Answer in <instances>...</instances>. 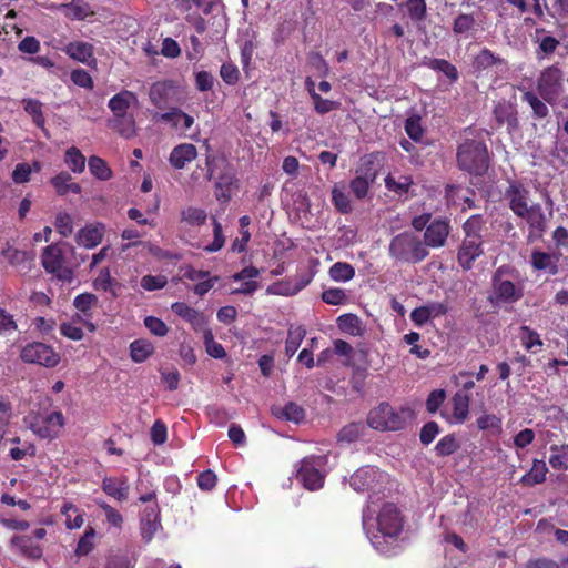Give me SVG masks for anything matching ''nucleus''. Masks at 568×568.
Instances as JSON below:
<instances>
[{
	"instance_id": "39",
	"label": "nucleus",
	"mask_w": 568,
	"mask_h": 568,
	"mask_svg": "<svg viewBox=\"0 0 568 568\" xmlns=\"http://www.w3.org/2000/svg\"><path fill=\"white\" fill-rule=\"evenodd\" d=\"M153 349L152 343L145 339H136L130 345L131 357L135 363L144 362L153 353Z\"/></svg>"
},
{
	"instance_id": "41",
	"label": "nucleus",
	"mask_w": 568,
	"mask_h": 568,
	"mask_svg": "<svg viewBox=\"0 0 568 568\" xmlns=\"http://www.w3.org/2000/svg\"><path fill=\"white\" fill-rule=\"evenodd\" d=\"M24 111L32 118L38 128H43L44 116L42 113V103L37 99H24L22 101Z\"/></svg>"
},
{
	"instance_id": "30",
	"label": "nucleus",
	"mask_w": 568,
	"mask_h": 568,
	"mask_svg": "<svg viewBox=\"0 0 568 568\" xmlns=\"http://www.w3.org/2000/svg\"><path fill=\"white\" fill-rule=\"evenodd\" d=\"M338 328L352 336H362L364 334V327L358 316L354 314H344L337 318Z\"/></svg>"
},
{
	"instance_id": "32",
	"label": "nucleus",
	"mask_w": 568,
	"mask_h": 568,
	"mask_svg": "<svg viewBox=\"0 0 568 568\" xmlns=\"http://www.w3.org/2000/svg\"><path fill=\"white\" fill-rule=\"evenodd\" d=\"M308 282L310 280L282 281L275 283L272 287L268 288V291L274 294L292 296L302 291L308 284Z\"/></svg>"
},
{
	"instance_id": "20",
	"label": "nucleus",
	"mask_w": 568,
	"mask_h": 568,
	"mask_svg": "<svg viewBox=\"0 0 568 568\" xmlns=\"http://www.w3.org/2000/svg\"><path fill=\"white\" fill-rule=\"evenodd\" d=\"M138 102L136 95L128 90H123L113 95L108 103L113 116L126 115L132 104Z\"/></svg>"
},
{
	"instance_id": "19",
	"label": "nucleus",
	"mask_w": 568,
	"mask_h": 568,
	"mask_svg": "<svg viewBox=\"0 0 568 568\" xmlns=\"http://www.w3.org/2000/svg\"><path fill=\"white\" fill-rule=\"evenodd\" d=\"M197 155L196 148L191 143H183L175 146L170 154V163L174 169L181 170L192 162Z\"/></svg>"
},
{
	"instance_id": "24",
	"label": "nucleus",
	"mask_w": 568,
	"mask_h": 568,
	"mask_svg": "<svg viewBox=\"0 0 568 568\" xmlns=\"http://www.w3.org/2000/svg\"><path fill=\"white\" fill-rule=\"evenodd\" d=\"M273 415L278 419L301 423L305 418V410L296 403L290 402L285 406H275L272 408Z\"/></svg>"
},
{
	"instance_id": "31",
	"label": "nucleus",
	"mask_w": 568,
	"mask_h": 568,
	"mask_svg": "<svg viewBox=\"0 0 568 568\" xmlns=\"http://www.w3.org/2000/svg\"><path fill=\"white\" fill-rule=\"evenodd\" d=\"M59 195H65L68 193L79 194L81 186L78 183L72 182V178L68 172H61L51 180Z\"/></svg>"
},
{
	"instance_id": "8",
	"label": "nucleus",
	"mask_w": 568,
	"mask_h": 568,
	"mask_svg": "<svg viewBox=\"0 0 568 568\" xmlns=\"http://www.w3.org/2000/svg\"><path fill=\"white\" fill-rule=\"evenodd\" d=\"M523 297V287L503 276V270L498 268L491 278V292L487 300L494 307L505 303H514Z\"/></svg>"
},
{
	"instance_id": "22",
	"label": "nucleus",
	"mask_w": 568,
	"mask_h": 568,
	"mask_svg": "<svg viewBox=\"0 0 568 568\" xmlns=\"http://www.w3.org/2000/svg\"><path fill=\"white\" fill-rule=\"evenodd\" d=\"M469 403H470V397L468 394H466L464 392H457L453 396V398H452V404H453L452 418H453L454 423L463 424L467 420L468 415H469Z\"/></svg>"
},
{
	"instance_id": "58",
	"label": "nucleus",
	"mask_w": 568,
	"mask_h": 568,
	"mask_svg": "<svg viewBox=\"0 0 568 568\" xmlns=\"http://www.w3.org/2000/svg\"><path fill=\"white\" fill-rule=\"evenodd\" d=\"M168 281L164 275H144L140 285L145 291H156L161 290L166 285Z\"/></svg>"
},
{
	"instance_id": "3",
	"label": "nucleus",
	"mask_w": 568,
	"mask_h": 568,
	"mask_svg": "<svg viewBox=\"0 0 568 568\" xmlns=\"http://www.w3.org/2000/svg\"><path fill=\"white\" fill-rule=\"evenodd\" d=\"M207 179L215 180V197L226 203L231 200L232 193L239 187V180L233 165L225 158L207 156Z\"/></svg>"
},
{
	"instance_id": "60",
	"label": "nucleus",
	"mask_w": 568,
	"mask_h": 568,
	"mask_svg": "<svg viewBox=\"0 0 568 568\" xmlns=\"http://www.w3.org/2000/svg\"><path fill=\"white\" fill-rule=\"evenodd\" d=\"M322 300L331 305H342L347 301V295L342 288H328L322 293Z\"/></svg>"
},
{
	"instance_id": "11",
	"label": "nucleus",
	"mask_w": 568,
	"mask_h": 568,
	"mask_svg": "<svg viewBox=\"0 0 568 568\" xmlns=\"http://www.w3.org/2000/svg\"><path fill=\"white\" fill-rule=\"evenodd\" d=\"M21 358L26 363H36L45 367H54L60 362V355L51 346L40 342L26 345L21 351Z\"/></svg>"
},
{
	"instance_id": "16",
	"label": "nucleus",
	"mask_w": 568,
	"mask_h": 568,
	"mask_svg": "<svg viewBox=\"0 0 568 568\" xmlns=\"http://www.w3.org/2000/svg\"><path fill=\"white\" fill-rule=\"evenodd\" d=\"M385 475L374 466H366L357 469L352 476L349 484L356 491L379 490L378 484Z\"/></svg>"
},
{
	"instance_id": "29",
	"label": "nucleus",
	"mask_w": 568,
	"mask_h": 568,
	"mask_svg": "<svg viewBox=\"0 0 568 568\" xmlns=\"http://www.w3.org/2000/svg\"><path fill=\"white\" fill-rule=\"evenodd\" d=\"M64 51L70 58L87 64L93 58V47L87 42H70Z\"/></svg>"
},
{
	"instance_id": "10",
	"label": "nucleus",
	"mask_w": 568,
	"mask_h": 568,
	"mask_svg": "<svg viewBox=\"0 0 568 568\" xmlns=\"http://www.w3.org/2000/svg\"><path fill=\"white\" fill-rule=\"evenodd\" d=\"M41 264L45 272L61 282L70 283L73 280V272L65 265V256L59 244H50L43 250Z\"/></svg>"
},
{
	"instance_id": "2",
	"label": "nucleus",
	"mask_w": 568,
	"mask_h": 568,
	"mask_svg": "<svg viewBox=\"0 0 568 568\" xmlns=\"http://www.w3.org/2000/svg\"><path fill=\"white\" fill-rule=\"evenodd\" d=\"M485 221L481 215H471L463 225L465 237L458 251V263L463 270L468 271L477 257L484 253L481 231Z\"/></svg>"
},
{
	"instance_id": "15",
	"label": "nucleus",
	"mask_w": 568,
	"mask_h": 568,
	"mask_svg": "<svg viewBox=\"0 0 568 568\" xmlns=\"http://www.w3.org/2000/svg\"><path fill=\"white\" fill-rule=\"evenodd\" d=\"M493 119L496 129L506 126L509 134H513L519 128L518 112L515 104L509 101H498L493 109Z\"/></svg>"
},
{
	"instance_id": "21",
	"label": "nucleus",
	"mask_w": 568,
	"mask_h": 568,
	"mask_svg": "<svg viewBox=\"0 0 568 568\" xmlns=\"http://www.w3.org/2000/svg\"><path fill=\"white\" fill-rule=\"evenodd\" d=\"M103 226L102 225H87L81 229L77 235L75 241L80 246L85 248H93L102 242Z\"/></svg>"
},
{
	"instance_id": "54",
	"label": "nucleus",
	"mask_w": 568,
	"mask_h": 568,
	"mask_svg": "<svg viewBox=\"0 0 568 568\" xmlns=\"http://www.w3.org/2000/svg\"><path fill=\"white\" fill-rule=\"evenodd\" d=\"M406 7L412 20L422 21L426 18L427 6L425 0H407Z\"/></svg>"
},
{
	"instance_id": "45",
	"label": "nucleus",
	"mask_w": 568,
	"mask_h": 568,
	"mask_svg": "<svg viewBox=\"0 0 568 568\" xmlns=\"http://www.w3.org/2000/svg\"><path fill=\"white\" fill-rule=\"evenodd\" d=\"M89 170L92 175L102 181L109 180L112 175L106 162L99 156H91L89 159Z\"/></svg>"
},
{
	"instance_id": "9",
	"label": "nucleus",
	"mask_w": 568,
	"mask_h": 568,
	"mask_svg": "<svg viewBox=\"0 0 568 568\" xmlns=\"http://www.w3.org/2000/svg\"><path fill=\"white\" fill-rule=\"evenodd\" d=\"M540 97L550 105H556L564 91V73L557 65L545 68L537 79Z\"/></svg>"
},
{
	"instance_id": "14",
	"label": "nucleus",
	"mask_w": 568,
	"mask_h": 568,
	"mask_svg": "<svg viewBox=\"0 0 568 568\" xmlns=\"http://www.w3.org/2000/svg\"><path fill=\"white\" fill-rule=\"evenodd\" d=\"M403 527L402 517L397 507L393 504H386L382 507L377 516V529L383 537H396Z\"/></svg>"
},
{
	"instance_id": "5",
	"label": "nucleus",
	"mask_w": 568,
	"mask_h": 568,
	"mask_svg": "<svg viewBox=\"0 0 568 568\" xmlns=\"http://www.w3.org/2000/svg\"><path fill=\"white\" fill-rule=\"evenodd\" d=\"M413 416L414 412L408 407L395 410L389 404L382 403L369 412L367 423L369 427L377 430H399Z\"/></svg>"
},
{
	"instance_id": "6",
	"label": "nucleus",
	"mask_w": 568,
	"mask_h": 568,
	"mask_svg": "<svg viewBox=\"0 0 568 568\" xmlns=\"http://www.w3.org/2000/svg\"><path fill=\"white\" fill-rule=\"evenodd\" d=\"M458 166L471 174L480 175L488 168V152L484 142L465 139L457 150Z\"/></svg>"
},
{
	"instance_id": "25",
	"label": "nucleus",
	"mask_w": 568,
	"mask_h": 568,
	"mask_svg": "<svg viewBox=\"0 0 568 568\" xmlns=\"http://www.w3.org/2000/svg\"><path fill=\"white\" fill-rule=\"evenodd\" d=\"M108 125L124 139H131L135 134V120L132 114L113 116Z\"/></svg>"
},
{
	"instance_id": "49",
	"label": "nucleus",
	"mask_w": 568,
	"mask_h": 568,
	"mask_svg": "<svg viewBox=\"0 0 568 568\" xmlns=\"http://www.w3.org/2000/svg\"><path fill=\"white\" fill-rule=\"evenodd\" d=\"M98 297L91 293H83L75 296L73 301L74 307L81 312L84 316H89V312L92 307L97 306Z\"/></svg>"
},
{
	"instance_id": "56",
	"label": "nucleus",
	"mask_w": 568,
	"mask_h": 568,
	"mask_svg": "<svg viewBox=\"0 0 568 568\" xmlns=\"http://www.w3.org/2000/svg\"><path fill=\"white\" fill-rule=\"evenodd\" d=\"M54 226L58 233L64 237L71 235L73 232L72 219L65 212H60L57 214Z\"/></svg>"
},
{
	"instance_id": "36",
	"label": "nucleus",
	"mask_w": 568,
	"mask_h": 568,
	"mask_svg": "<svg viewBox=\"0 0 568 568\" xmlns=\"http://www.w3.org/2000/svg\"><path fill=\"white\" fill-rule=\"evenodd\" d=\"M61 8L65 16L78 20L85 19L93 13L90 6L83 0H74L68 4H62Z\"/></svg>"
},
{
	"instance_id": "7",
	"label": "nucleus",
	"mask_w": 568,
	"mask_h": 568,
	"mask_svg": "<svg viewBox=\"0 0 568 568\" xmlns=\"http://www.w3.org/2000/svg\"><path fill=\"white\" fill-rule=\"evenodd\" d=\"M381 170V163L377 154H367L361 159L359 165L355 171V178L349 182V189L357 200L367 196L371 185L375 182Z\"/></svg>"
},
{
	"instance_id": "51",
	"label": "nucleus",
	"mask_w": 568,
	"mask_h": 568,
	"mask_svg": "<svg viewBox=\"0 0 568 568\" xmlns=\"http://www.w3.org/2000/svg\"><path fill=\"white\" fill-rule=\"evenodd\" d=\"M459 448L456 437L452 434L444 436L435 446L438 456H449Z\"/></svg>"
},
{
	"instance_id": "55",
	"label": "nucleus",
	"mask_w": 568,
	"mask_h": 568,
	"mask_svg": "<svg viewBox=\"0 0 568 568\" xmlns=\"http://www.w3.org/2000/svg\"><path fill=\"white\" fill-rule=\"evenodd\" d=\"M97 505L103 510L106 521L114 526V527H121L123 523L122 515L112 506L106 504L103 500H95Z\"/></svg>"
},
{
	"instance_id": "62",
	"label": "nucleus",
	"mask_w": 568,
	"mask_h": 568,
	"mask_svg": "<svg viewBox=\"0 0 568 568\" xmlns=\"http://www.w3.org/2000/svg\"><path fill=\"white\" fill-rule=\"evenodd\" d=\"M213 242L204 247L206 252H217L223 247L225 243L222 225L215 219H213Z\"/></svg>"
},
{
	"instance_id": "61",
	"label": "nucleus",
	"mask_w": 568,
	"mask_h": 568,
	"mask_svg": "<svg viewBox=\"0 0 568 568\" xmlns=\"http://www.w3.org/2000/svg\"><path fill=\"white\" fill-rule=\"evenodd\" d=\"M184 320L189 322L195 331L201 332L202 335L204 334L205 331H210V328L207 327L206 316L194 308L192 310L191 314L187 315Z\"/></svg>"
},
{
	"instance_id": "40",
	"label": "nucleus",
	"mask_w": 568,
	"mask_h": 568,
	"mask_svg": "<svg viewBox=\"0 0 568 568\" xmlns=\"http://www.w3.org/2000/svg\"><path fill=\"white\" fill-rule=\"evenodd\" d=\"M329 276L335 282H347L355 276V270L348 263L337 262L331 266Z\"/></svg>"
},
{
	"instance_id": "27",
	"label": "nucleus",
	"mask_w": 568,
	"mask_h": 568,
	"mask_svg": "<svg viewBox=\"0 0 568 568\" xmlns=\"http://www.w3.org/2000/svg\"><path fill=\"white\" fill-rule=\"evenodd\" d=\"M413 185V179L409 175H398L388 174L385 178V186L388 191L396 193L399 196L406 195L409 193L410 187Z\"/></svg>"
},
{
	"instance_id": "63",
	"label": "nucleus",
	"mask_w": 568,
	"mask_h": 568,
	"mask_svg": "<svg viewBox=\"0 0 568 568\" xmlns=\"http://www.w3.org/2000/svg\"><path fill=\"white\" fill-rule=\"evenodd\" d=\"M144 325L155 336L162 337L165 336L169 332L166 324L162 320L154 316H146L144 318Z\"/></svg>"
},
{
	"instance_id": "33",
	"label": "nucleus",
	"mask_w": 568,
	"mask_h": 568,
	"mask_svg": "<svg viewBox=\"0 0 568 568\" xmlns=\"http://www.w3.org/2000/svg\"><path fill=\"white\" fill-rule=\"evenodd\" d=\"M558 258L545 252H534L531 255V264L536 270H545L549 274L558 273Z\"/></svg>"
},
{
	"instance_id": "37",
	"label": "nucleus",
	"mask_w": 568,
	"mask_h": 568,
	"mask_svg": "<svg viewBox=\"0 0 568 568\" xmlns=\"http://www.w3.org/2000/svg\"><path fill=\"white\" fill-rule=\"evenodd\" d=\"M93 286L95 290L110 292L113 296H116L120 285L115 280L111 277L110 271L108 268H102L94 280Z\"/></svg>"
},
{
	"instance_id": "23",
	"label": "nucleus",
	"mask_w": 568,
	"mask_h": 568,
	"mask_svg": "<svg viewBox=\"0 0 568 568\" xmlns=\"http://www.w3.org/2000/svg\"><path fill=\"white\" fill-rule=\"evenodd\" d=\"M332 203L342 214H348L353 211L352 200L344 183H335L332 187Z\"/></svg>"
},
{
	"instance_id": "4",
	"label": "nucleus",
	"mask_w": 568,
	"mask_h": 568,
	"mask_svg": "<svg viewBox=\"0 0 568 568\" xmlns=\"http://www.w3.org/2000/svg\"><path fill=\"white\" fill-rule=\"evenodd\" d=\"M388 254L396 262L415 264L423 261L428 251L417 235L403 232L390 240Z\"/></svg>"
},
{
	"instance_id": "48",
	"label": "nucleus",
	"mask_w": 568,
	"mask_h": 568,
	"mask_svg": "<svg viewBox=\"0 0 568 568\" xmlns=\"http://www.w3.org/2000/svg\"><path fill=\"white\" fill-rule=\"evenodd\" d=\"M206 217V212L199 207L189 206L181 212V220L190 225H202Z\"/></svg>"
},
{
	"instance_id": "35",
	"label": "nucleus",
	"mask_w": 568,
	"mask_h": 568,
	"mask_svg": "<svg viewBox=\"0 0 568 568\" xmlns=\"http://www.w3.org/2000/svg\"><path fill=\"white\" fill-rule=\"evenodd\" d=\"M305 335L306 331L303 326L290 327L285 342V354L288 357L296 353Z\"/></svg>"
},
{
	"instance_id": "13",
	"label": "nucleus",
	"mask_w": 568,
	"mask_h": 568,
	"mask_svg": "<svg viewBox=\"0 0 568 568\" xmlns=\"http://www.w3.org/2000/svg\"><path fill=\"white\" fill-rule=\"evenodd\" d=\"M323 465V457L305 458L301 463L296 478L308 490H316L323 486L324 475L320 467Z\"/></svg>"
},
{
	"instance_id": "46",
	"label": "nucleus",
	"mask_w": 568,
	"mask_h": 568,
	"mask_svg": "<svg viewBox=\"0 0 568 568\" xmlns=\"http://www.w3.org/2000/svg\"><path fill=\"white\" fill-rule=\"evenodd\" d=\"M61 513L65 515V526L69 529H77L83 525V516L72 504H64Z\"/></svg>"
},
{
	"instance_id": "43",
	"label": "nucleus",
	"mask_w": 568,
	"mask_h": 568,
	"mask_svg": "<svg viewBox=\"0 0 568 568\" xmlns=\"http://www.w3.org/2000/svg\"><path fill=\"white\" fill-rule=\"evenodd\" d=\"M425 64L432 70L444 73L450 81L458 79L457 69L445 59H429Z\"/></svg>"
},
{
	"instance_id": "28",
	"label": "nucleus",
	"mask_w": 568,
	"mask_h": 568,
	"mask_svg": "<svg viewBox=\"0 0 568 568\" xmlns=\"http://www.w3.org/2000/svg\"><path fill=\"white\" fill-rule=\"evenodd\" d=\"M172 85L169 82H155L150 88L149 97L151 102L158 108L163 109L170 100Z\"/></svg>"
},
{
	"instance_id": "57",
	"label": "nucleus",
	"mask_w": 568,
	"mask_h": 568,
	"mask_svg": "<svg viewBox=\"0 0 568 568\" xmlns=\"http://www.w3.org/2000/svg\"><path fill=\"white\" fill-rule=\"evenodd\" d=\"M405 131L412 140L420 141L424 134V130L420 125V118L418 115L409 116L405 122Z\"/></svg>"
},
{
	"instance_id": "12",
	"label": "nucleus",
	"mask_w": 568,
	"mask_h": 568,
	"mask_svg": "<svg viewBox=\"0 0 568 568\" xmlns=\"http://www.w3.org/2000/svg\"><path fill=\"white\" fill-rule=\"evenodd\" d=\"M29 426L41 438H54L64 425L62 413L52 412L47 416H28Z\"/></svg>"
},
{
	"instance_id": "17",
	"label": "nucleus",
	"mask_w": 568,
	"mask_h": 568,
	"mask_svg": "<svg viewBox=\"0 0 568 568\" xmlns=\"http://www.w3.org/2000/svg\"><path fill=\"white\" fill-rule=\"evenodd\" d=\"M449 223L442 219L434 220L425 230L424 245L429 247H442L449 235Z\"/></svg>"
},
{
	"instance_id": "42",
	"label": "nucleus",
	"mask_w": 568,
	"mask_h": 568,
	"mask_svg": "<svg viewBox=\"0 0 568 568\" xmlns=\"http://www.w3.org/2000/svg\"><path fill=\"white\" fill-rule=\"evenodd\" d=\"M523 100L527 102L532 109L534 116L545 119L549 114V109L546 101L540 100L534 92L527 91L523 95Z\"/></svg>"
},
{
	"instance_id": "38",
	"label": "nucleus",
	"mask_w": 568,
	"mask_h": 568,
	"mask_svg": "<svg viewBox=\"0 0 568 568\" xmlns=\"http://www.w3.org/2000/svg\"><path fill=\"white\" fill-rule=\"evenodd\" d=\"M365 430L366 427L363 423H351L339 430L337 439L338 442L349 444L361 438L364 435Z\"/></svg>"
},
{
	"instance_id": "50",
	"label": "nucleus",
	"mask_w": 568,
	"mask_h": 568,
	"mask_svg": "<svg viewBox=\"0 0 568 568\" xmlns=\"http://www.w3.org/2000/svg\"><path fill=\"white\" fill-rule=\"evenodd\" d=\"M203 342L210 356L214 358H224L226 356L223 346L214 341V336L211 329L204 332Z\"/></svg>"
},
{
	"instance_id": "47",
	"label": "nucleus",
	"mask_w": 568,
	"mask_h": 568,
	"mask_svg": "<svg viewBox=\"0 0 568 568\" xmlns=\"http://www.w3.org/2000/svg\"><path fill=\"white\" fill-rule=\"evenodd\" d=\"M215 0H174L176 8L182 12H189L193 8H202L204 14L211 12Z\"/></svg>"
},
{
	"instance_id": "59",
	"label": "nucleus",
	"mask_w": 568,
	"mask_h": 568,
	"mask_svg": "<svg viewBox=\"0 0 568 568\" xmlns=\"http://www.w3.org/2000/svg\"><path fill=\"white\" fill-rule=\"evenodd\" d=\"M476 23L473 14L462 13L456 17L453 26V31L457 34L465 33L474 28Z\"/></svg>"
},
{
	"instance_id": "64",
	"label": "nucleus",
	"mask_w": 568,
	"mask_h": 568,
	"mask_svg": "<svg viewBox=\"0 0 568 568\" xmlns=\"http://www.w3.org/2000/svg\"><path fill=\"white\" fill-rule=\"evenodd\" d=\"M446 398V393L444 389H435L433 390L426 400V408L429 413L434 414L437 412L439 406L444 403Z\"/></svg>"
},
{
	"instance_id": "26",
	"label": "nucleus",
	"mask_w": 568,
	"mask_h": 568,
	"mask_svg": "<svg viewBox=\"0 0 568 568\" xmlns=\"http://www.w3.org/2000/svg\"><path fill=\"white\" fill-rule=\"evenodd\" d=\"M548 473L547 465L541 459H534L530 470L520 478L524 486H535L546 480Z\"/></svg>"
},
{
	"instance_id": "1",
	"label": "nucleus",
	"mask_w": 568,
	"mask_h": 568,
	"mask_svg": "<svg viewBox=\"0 0 568 568\" xmlns=\"http://www.w3.org/2000/svg\"><path fill=\"white\" fill-rule=\"evenodd\" d=\"M529 195V190L519 182H510L505 191V199L513 213L525 219L531 229L541 231L545 215L539 204L530 203Z\"/></svg>"
},
{
	"instance_id": "52",
	"label": "nucleus",
	"mask_w": 568,
	"mask_h": 568,
	"mask_svg": "<svg viewBox=\"0 0 568 568\" xmlns=\"http://www.w3.org/2000/svg\"><path fill=\"white\" fill-rule=\"evenodd\" d=\"M306 84H307V88H308V92H310V94H311V97H312V99L314 101L315 110L318 113L325 114V113L329 112L331 110H333L334 102L321 98V95L315 92L314 83L311 81V79L306 80Z\"/></svg>"
},
{
	"instance_id": "44",
	"label": "nucleus",
	"mask_w": 568,
	"mask_h": 568,
	"mask_svg": "<svg viewBox=\"0 0 568 568\" xmlns=\"http://www.w3.org/2000/svg\"><path fill=\"white\" fill-rule=\"evenodd\" d=\"M65 163L72 172L82 173L85 168V158L78 148L72 146L65 152Z\"/></svg>"
},
{
	"instance_id": "53",
	"label": "nucleus",
	"mask_w": 568,
	"mask_h": 568,
	"mask_svg": "<svg viewBox=\"0 0 568 568\" xmlns=\"http://www.w3.org/2000/svg\"><path fill=\"white\" fill-rule=\"evenodd\" d=\"M520 338L524 347L531 351L534 347L542 346V341L537 332L530 329L528 326L520 327Z\"/></svg>"
},
{
	"instance_id": "34",
	"label": "nucleus",
	"mask_w": 568,
	"mask_h": 568,
	"mask_svg": "<svg viewBox=\"0 0 568 568\" xmlns=\"http://www.w3.org/2000/svg\"><path fill=\"white\" fill-rule=\"evenodd\" d=\"M551 455L549 457L550 466L556 470L568 469V444L551 445Z\"/></svg>"
},
{
	"instance_id": "18",
	"label": "nucleus",
	"mask_w": 568,
	"mask_h": 568,
	"mask_svg": "<svg viewBox=\"0 0 568 568\" xmlns=\"http://www.w3.org/2000/svg\"><path fill=\"white\" fill-rule=\"evenodd\" d=\"M102 490L110 497L122 503L129 498L130 484L126 477H106L102 480Z\"/></svg>"
}]
</instances>
